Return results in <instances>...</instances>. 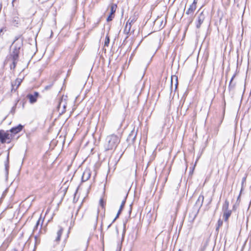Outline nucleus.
<instances>
[{"label":"nucleus","instance_id":"21","mask_svg":"<svg viewBox=\"0 0 251 251\" xmlns=\"http://www.w3.org/2000/svg\"><path fill=\"white\" fill-rule=\"evenodd\" d=\"M222 223H223L222 221L219 220V221H218L219 226H221L222 225Z\"/></svg>","mask_w":251,"mask_h":251},{"label":"nucleus","instance_id":"23","mask_svg":"<svg viewBox=\"0 0 251 251\" xmlns=\"http://www.w3.org/2000/svg\"><path fill=\"white\" fill-rule=\"evenodd\" d=\"M143 77V75H141L140 76V79H141Z\"/></svg>","mask_w":251,"mask_h":251},{"label":"nucleus","instance_id":"25","mask_svg":"<svg viewBox=\"0 0 251 251\" xmlns=\"http://www.w3.org/2000/svg\"><path fill=\"white\" fill-rule=\"evenodd\" d=\"M100 204L102 205V200H100Z\"/></svg>","mask_w":251,"mask_h":251},{"label":"nucleus","instance_id":"15","mask_svg":"<svg viewBox=\"0 0 251 251\" xmlns=\"http://www.w3.org/2000/svg\"><path fill=\"white\" fill-rule=\"evenodd\" d=\"M22 79H17L15 80V81H14V83H12V87H13V89H17V88L19 86V85H20L21 82H22Z\"/></svg>","mask_w":251,"mask_h":251},{"label":"nucleus","instance_id":"10","mask_svg":"<svg viewBox=\"0 0 251 251\" xmlns=\"http://www.w3.org/2000/svg\"><path fill=\"white\" fill-rule=\"evenodd\" d=\"M19 52V50L15 49L11 54V56H12L13 60V63L14 66L15 65L16 60L17 59L18 57Z\"/></svg>","mask_w":251,"mask_h":251},{"label":"nucleus","instance_id":"17","mask_svg":"<svg viewBox=\"0 0 251 251\" xmlns=\"http://www.w3.org/2000/svg\"><path fill=\"white\" fill-rule=\"evenodd\" d=\"M117 8V5L115 4H112L110 6V14L111 15L114 14Z\"/></svg>","mask_w":251,"mask_h":251},{"label":"nucleus","instance_id":"12","mask_svg":"<svg viewBox=\"0 0 251 251\" xmlns=\"http://www.w3.org/2000/svg\"><path fill=\"white\" fill-rule=\"evenodd\" d=\"M136 132L134 131V130H132L130 133L128 135L127 140L128 141H131L133 142L136 138Z\"/></svg>","mask_w":251,"mask_h":251},{"label":"nucleus","instance_id":"13","mask_svg":"<svg viewBox=\"0 0 251 251\" xmlns=\"http://www.w3.org/2000/svg\"><path fill=\"white\" fill-rule=\"evenodd\" d=\"M23 126L21 125L18 126L13 127L10 129V132L14 134H16L22 130Z\"/></svg>","mask_w":251,"mask_h":251},{"label":"nucleus","instance_id":"2","mask_svg":"<svg viewBox=\"0 0 251 251\" xmlns=\"http://www.w3.org/2000/svg\"><path fill=\"white\" fill-rule=\"evenodd\" d=\"M99 213V211L98 209H94L89 211L88 219L92 222L95 227H96L97 225Z\"/></svg>","mask_w":251,"mask_h":251},{"label":"nucleus","instance_id":"3","mask_svg":"<svg viewBox=\"0 0 251 251\" xmlns=\"http://www.w3.org/2000/svg\"><path fill=\"white\" fill-rule=\"evenodd\" d=\"M138 16L136 14L132 15L128 20L125 27L124 32L127 34L130 31L132 25L137 21Z\"/></svg>","mask_w":251,"mask_h":251},{"label":"nucleus","instance_id":"9","mask_svg":"<svg viewBox=\"0 0 251 251\" xmlns=\"http://www.w3.org/2000/svg\"><path fill=\"white\" fill-rule=\"evenodd\" d=\"M63 231V229L62 228H60L55 234L53 236V238H54V241L58 243L60 241V237L62 235Z\"/></svg>","mask_w":251,"mask_h":251},{"label":"nucleus","instance_id":"1","mask_svg":"<svg viewBox=\"0 0 251 251\" xmlns=\"http://www.w3.org/2000/svg\"><path fill=\"white\" fill-rule=\"evenodd\" d=\"M119 143V138L115 134H111L106 137L104 143V148L106 150H113L116 148Z\"/></svg>","mask_w":251,"mask_h":251},{"label":"nucleus","instance_id":"16","mask_svg":"<svg viewBox=\"0 0 251 251\" xmlns=\"http://www.w3.org/2000/svg\"><path fill=\"white\" fill-rule=\"evenodd\" d=\"M231 212L230 210L224 211L223 217L226 221L228 220L231 215Z\"/></svg>","mask_w":251,"mask_h":251},{"label":"nucleus","instance_id":"19","mask_svg":"<svg viewBox=\"0 0 251 251\" xmlns=\"http://www.w3.org/2000/svg\"><path fill=\"white\" fill-rule=\"evenodd\" d=\"M109 43V37L106 36L105 38V40L104 41V46H107Z\"/></svg>","mask_w":251,"mask_h":251},{"label":"nucleus","instance_id":"6","mask_svg":"<svg viewBox=\"0 0 251 251\" xmlns=\"http://www.w3.org/2000/svg\"><path fill=\"white\" fill-rule=\"evenodd\" d=\"M38 93L35 92L33 94H29L27 96L31 103H33L37 101V98L38 96Z\"/></svg>","mask_w":251,"mask_h":251},{"label":"nucleus","instance_id":"4","mask_svg":"<svg viewBox=\"0 0 251 251\" xmlns=\"http://www.w3.org/2000/svg\"><path fill=\"white\" fill-rule=\"evenodd\" d=\"M12 135L8 132H5L3 130H0V140L2 143H9L11 141Z\"/></svg>","mask_w":251,"mask_h":251},{"label":"nucleus","instance_id":"20","mask_svg":"<svg viewBox=\"0 0 251 251\" xmlns=\"http://www.w3.org/2000/svg\"><path fill=\"white\" fill-rule=\"evenodd\" d=\"M113 17L112 16V15L110 14V15L107 17V21H110L112 20Z\"/></svg>","mask_w":251,"mask_h":251},{"label":"nucleus","instance_id":"8","mask_svg":"<svg viewBox=\"0 0 251 251\" xmlns=\"http://www.w3.org/2000/svg\"><path fill=\"white\" fill-rule=\"evenodd\" d=\"M198 0H194L193 3L190 6V7L186 11V14H189L192 13L196 8V4Z\"/></svg>","mask_w":251,"mask_h":251},{"label":"nucleus","instance_id":"11","mask_svg":"<svg viewBox=\"0 0 251 251\" xmlns=\"http://www.w3.org/2000/svg\"><path fill=\"white\" fill-rule=\"evenodd\" d=\"M204 19V16L203 12H201L198 17V23L196 25L197 28H199L200 27L201 24L203 23Z\"/></svg>","mask_w":251,"mask_h":251},{"label":"nucleus","instance_id":"22","mask_svg":"<svg viewBox=\"0 0 251 251\" xmlns=\"http://www.w3.org/2000/svg\"><path fill=\"white\" fill-rule=\"evenodd\" d=\"M40 220V219H39L38 220V221L37 222V223H36V227L38 226V225L39 224Z\"/></svg>","mask_w":251,"mask_h":251},{"label":"nucleus","instance_id":"28","mask_svg":"<svg viewBox=\"0 0 251 251\" xmlns=\"http://www.w3.org/2000/svg\"><path fill=\"white\" fill-rule=\"evenodd\" d=\"M178 251H181V250H180V249H179V250H178Z\"/></svg>","mask_w":251,"mask_h":251},{"label":"nucleus","instance_id":"7","mask_svg":"<svg viewBox=\"0 0 251 251\" xmlns=\"http://www.w3.org/2000/svg\"><path fill=\"white\" fill-rule=\"evenodd\" d=\"M91 176V172L89 169H86L82 176V180L83 181H87Z\"/></svg>","mask_w":251,"mask_h":251},{"label":"nucleus","instance_id":"27","mask_svg":"<svg viewBox=\"0 0 251 251\" xmlns=\"http://www.w3.org/2000/svg\"><path fill=\"white\" fill-rule=\"evenodd\" d=\"M111 226V224L109 225L108 226V228H109L110 227V226Z\"/></svg>","mask_w":251,"mask_h":251},{"label":"nucleus","instance_id":"24","mask_svg":"<svg viewBox=\"0 0 251 251\" xmlns=\"http://www.w3.org/2000/svg\"><path fill=\"white\" fill-rule=\"evenodd\" d=\"M158 22H159V21L158 20H156L155 22V24H157Z\"/></svg>","mask_w":251,"mask_h":251},{"label":"nucleus","instance_id":"26","mask_svg":"<svg viewBox=\"0 0 251 251\" xmlns=\"http://www.w3.org/2000/svg\"><path fill=\"white\" fill-rule=\"evenodd\" d=\"M118 233H119L117 229H116V234L118 235Z\"/></svg>","mask_w":251,"mask_h":251},{"label":"nucleus","instance_id":"5","mask_svg":"<svg viewBox=\"0 0 251 251\" xmlns=\"http://www.w3.org/2000/svg\"><path fill=\"white\" fill-rule=\"evenodd\" d=\"M66 99L67 96H63L59 102L58 108L61 113L64 112L66 110L67 105Z\"/></svg>","mask_w":251,"mask_h":251},{"label":"nucleus","instance_id":"14","mask_svg":"<svg viewBox=\"0 0 251 251\" xmlns=\"http://www.w3.org/2000/svg\"><path fill=\"white\" fill-rule=\"evenodd\" d=\"M126 199V198H124L123 200L122 201V203H121V206H120V209H119V211H118V213H117L115 218L113 220V222L114 221H115V220L119 217V216L121 211L122 210V209H123V207L124 206V205L125 204Z\"/></svg>","mask_w":251,"mask_h":251},{"label":"nucleus","instance_id":"18","mask_svg":"<svg viewBox=\"0 0 251 251\" xmlns=\"http://www.w3.org/2000/svg\"><path fill=\"white\" fill-rule=\"evenodd\" d=\"M228 205H229V203L227 201H226L224 205H223V210L224 211H226V210H229L228 209Z\"/></svg>","mask_w":251,"mask_h":251}]
</instances>
